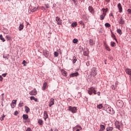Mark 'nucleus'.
<instances>
[{
    "label": "nucleus",
    "mask_w": 131,
    "mask_h": 131,
    "mask_svg": "<svg viewBox=\"0 0 131 131\" xmlns=\"http://www.w3.org/2000/svg\"><path fill=\"white\" fill-rule=\"evenodd\" d=\"M55 20L57 21L58 25H62V19L60 17L57 16L55 18Z\"/></svg>",
    "instance_id": "nucleus-5"
},
{
    "label": "nucleus",
    "mask_w": 131,
    "mask_h": 131,
    "mask_svg": "<svg viewBox=\"0 0 131 131\" xmlns=\"http://www.w3.org/2000/svg\"><path fill=\"white\" fill-rule=\"evenodd\" d=\"M0 39L1 40H2V41H3V42H4V41H6V39H5V38H3V35H0Z\"/></svg>",
    "instance_id": "nucleus-33"
},
{
    "label": "nucleus",
    "mask_w": 131,
    "mask_h": 131,
    "mask_svg": "<svg viewBox=\"0 0 131 131\" xmlns=\"http://www.w3.org/2000/svg\"><path fill=\"white\" fill-rule=\"evenodd\" d=\"M25 63H26V61L23 60L22 64H24V66H26V64H25Z\"/></svg>",
    "instance_id": "nucleus-48"
},
{
    "label": "nucleus",
    "mask_w": 131,
    "mask_h": 131,
    "mask_svg": "<svg viewBox=\"0 0 131 131\" xmlns=\"http://www.w3.org/2000/svg\"><path fill=\"white\" fill-rule=\"evenodd\" d=\"M117 32L119 33V34H120V35L122 34V32L121 31V30L120 29H118L117 30Z\"/></svg>",
    "instance_id": "nucleus-31"
},
{
    "label": "nucleus",
    "mask_w": 131,
    "mask_h": 131,
    "mask_svg": "<svg viewBox=\"0 0 131 131\" xmlns=\"http://www.w3.org/2000/svg\"><path fill=\"white\" fill-rule=\"evenodd\" d=\"M2 76H3V77H6V76H7V74H3Z\"/></svg>",
    "instance_id": "nucleus-53"
},
{
    "label": "nucleus",
    "mask_w": 131,
    "mask_h": 131,
    "mask_svg": "<svg viewBox=\"0 0 131 131\" xmlns=\"http://www.w3.org/2000/svg\"><path fill=\"white\" fill-rule=\"evenodd\" d=\"M79 23L81 26H83L82 28H84V23L82 20H80L79 21Z\"/></svg>",
    "instance_id": "nucleus-27"
},
{
    "label": "nucleus",
    "mask_w": 131,
    "mask_h": 131,
    "mask_svg": "<svg viewBox=\"0 0 131 131\" xmlns=\"http://www.w3.org/2000/svg\"><path fill=\"white\" fill-rule=\"evenodd\" d=\"M55 104V99L54 98H51L50 99V102H49V107L53 106Z\"/></svg>",
    "instance_id": "nucleus-11"
},
{
    "label": "nucleus",
    "mask_w": 131,
    "mask_h": 131,
    "mask_svg": "<svg viewBox=\"0 0 131 131\" xmlns=\"http://www.w3.org/2000/svg\"><path fill=\"white\" fill-rule=\"evenodd\" d=\"M127 12H128V14H129L130 15H131V9H128L127 10Z\"/></svg>",
    "instance_id": "nucleus-43"
},
{
    "label": "nucleus",
    "mask_w": 131,
    "mask_h": 131,
    "mask_svg": "<svg viewBox=\"0 0 131 131\" xmlns=\"http://www.w3.org/2000/svg\"><path fill=\"white\" fill-rule=\"evenodd\" d=\"M91 75L93 76V77H95L96 75H97V70L96 68H93L91 70Z\"/></svg>",
    "instance_id": "nucleus-3"
},
{
    "label": "nucleus",
    "mask_w": 131,
    "mask_h": 131,
    "mask_svg": "<svg viewBox=\"0 0 131 131\" xmlns=\"http://www.w3.org/2000/svg\"><path fill=\"white\" fill-rule=\"evenodd\" d=\"M124 23L125 22L124 20L123 19V17H121L119 21V24H121V25H123Z\"/></svg>",
    "instance_id": "nucleus-12"
},
{
    "label": "nucleus",
    "mask_w": 131,
    "mask_h": 131,
    "mask_svg": "<svg viewBox=\"0 0 131 131\" xmlns=\"http://www.w3.org/2000/svg\"><path fill=\"white\" fill-rule=\"evenodd\" d=\"M38 123H39L40 124V125H42V124L43 123V121H42V120H41V119H39L38 120Z\"/></svg>",
    "instance_id": "nucleus-30"
},
{
    "label": "nucleus",
    "mask_w": 131,
    "mask_h": 131,
    "mask_svg": "<svg viewBox=\"0 0 131 131\" xmlns=\"http://www.w3.org/2000/svg\"><path fill=\"white\" fill-rule=\"evenodd\" d=\"M5 95V94H4V93H3L2 94V96H3V98H4V95Z\"/></svg>",
    "instance_id": "nucleus-61"
},
{
    "label": "nucleus",
    "mask_w": 131,
    "mask_h": 131,
    "mask_svg": "<svg viewBox=\"0 0 131 131\" xmlns=\"http://www.w3.org/2000/svg\"><path fill=\"white\" fill-rule=\"evenodd\" d=\"M76 26H77V22L73 23L72 24V27H76Z\"/></svg>",
    "instance_id": "nucleus-35"
},
{
    "label": "nucleus",
    "mask_w": 131,
    "mask_h": 131,
    "mask_svg": "<svg viewBox=\"0 0 131 131\" xmlns=\"http://www.w3.org/2000/svg\"><path fill=\"white\" fill-rule=\"evenodd\" d=\"M37 10V8L35 7L33 9V12H35Z\"/></svg>",
    "instance_id": "nucleus-50"
},
{
    "label": "nucleus",
    "mask_w": 131,
    "mask_h": 131,
    "mask_svg": "<svg viewBox=\"0 0 131 131\" xmlns=\"http://www.w3.org/2000/svg\"><path fill=\"white\" fill-rule=\"evenodd\" d=\"M29 95L31 96H36L37 95V91L36 89H34L33 91H31L29 92Z\"/></svg>",
    "instance_id": "nucleus-4"
},
{
    "label": "nucleus",
    "mask_w": 131,
    "mask_h": 131,
    "mask_svg": "<svg viewBox=\"0 0 131 131\" xmlns=\"http://www.w3.org/2000/svg\"><path fill=\"white\" fill-rule=\"evenodd\" d=\"M79 96H80L79 98H80V97H81V94H79Z\"/></svg>",
    "instance_id": "nucleus-63"
},
{
    "label": "nucleus",
    "mask_w": 131,
    "mask_h": 131,
    "mask_svg": "<svg viewBox=\"0 0 131 131\" xmlns=\"http://www.w3.org/2000/svg\"><path fill=\"white\" fill-rule=\"evenodd\" d=\"M112 37H113L114 39H115L116 41H117V39H116V37L115 36V35L114 34H112Z\"/></svg>",
    "instance_id": "nucleus-40"
},
{
    "label": "nucleus",
    "mask_w": 131,
    "mask_h": 131,
    "mask_svg": "<svg viewBox=\"0 0 131 131\" xmlns=\"http://www.w3.org/2000/svg\"><path fill=\"white\" fill-rule=\"evenodd\" d=\"M105 2H106V3H110V0H105Z\"/></svg>",
    "instance_id": "nucleus-57"
},
{
    "label": "nucleus",
    "mask_w": 131,
    "mask_h": 131,
    "mask_svg": "<svg viewBox=\"0 0 131 131\" xmlns=\"http://www.w3.org/2000/svg\"><path fill=\"white\" fill-rule=\"evenodd\" d=\"M97 109H99V110L102 109V108H103V104H100L97 105Z\"/></svg>",
    "instance_id": "nucleus-23"
},
{
    "label": "nucleus",
    "mask_w": 131,
    "mask_h": 131,
    "mask_svg": "<svg viewBox=\"0 0 131 131\" xmlns=\"http://www.w3.org/2000/svg\"><path fill=\"white\" fill-rule=\"evenodd\" d=\"M6 38H7V40H10L11 39V37L9 36H6Z\"/></svg>",
    "instance_id": "nucleus-44"
},
{
    "label": "nucleus",
    "mask_w": 131,
    "mask_h": 131,
    "mask_svg": "<svg viewBox=\"0 0 131 131\" xmlns=\"http://www.w3.org/2000/svg\"><path fill=\"white\" fill-rule=\"evenodd\" d=\"M79 75V74H78V72L73 73L70 75V77H74V76H78Z\"/></svg>",
    "instance_id": "nucleus-19"
},
{
    "label": "nucleus",
    "mask_w": 131,
    "mask_h": 131,
    "mask_svg": "<svg viewBox=\"0 0 131 131\" xmlns=\"http://www.w3.org/2000/svg\"><path fill=\"white\" fill-rule=\"evenodd\" d=\"M105 27H111V25H110V24L106 23L105 24Z\"/></svg>",
    "instance_id": "nucleus-39"
},
{
    "label": "nucleus",
    "mask_w": 131,
    "mask_h": 131,
    "mask_svg": "<svg viewBox=\"0 0 131 131\" xmlns=\"http://www.w3.org/2000/svg\"><path fill=\"white\" fill-rule=\"evenodd\" d=\"M110 16H112V17H113V13H111L110 14Z\"/></svg>",
    "instance_id": "nucleus-58"
},
{
    "label": "nucleus",
    "mask_w": 131,
    "mask_h": 131,
    "mask_svg": "<svg viewBox=\"0 0 131 131\" xmlns=\"http://www.w3.org/2000/svg\"><path fill=\"white\" fill-rule=\"evenodd\" d=\"M46 89H48V83L47 82H45L42 86V91H45Z\"/></svg>",
    "instance_id": "nucleus-10"
},
{
    "label": "nucleus",
    "mask_w": 131,
    "mask_h": 131,
    "mask_svg": "<svg viewBox=\"0 0 131 131\" xmlns=\"http://www.w3.org/2000/svg\"><path fill=\"white\" fill-rule=\"evenodd\" d=\"M43 54L46 58H48V57H49V55L50 53L49 52V51H48V50H45L43 51Z\"/></svg>",
    "instance_id": "nucleus-9"
},
{
    "label": "nucleus",
    "mask_w": 131,
    "mask_h": 131,
    "mask_svg": "<svg viewBox=\"0 0 131 131\" xmlns=\"http://www.w3.org/2000/svg\"><path fill=\"white\" fill-rule=\"evenodd\" d=\"M30 98L31 101H32V100H34L35 102H37V98H36L34 96H31Z\"/></svg>",
    "instance_id": "nucleus-22"
},
{
    "label": "nucleus",
    "mask_w": 131,
    "mask_h": 131,
    "mask_svg": "<svg viewBox=\"0 0 131 131\" xmlns=\"http://www.w3.org/2000/svg\"><path fill=\"white\" fill-rule=\"evenodd\" d=\"M76 61H77V59H76V57L74 56L73 57V64H75V63H76Z\"/></svg>",
    "instance_id": "nucleus-28"
},
{
    "label": "nucleus",
    "mask_w": 131,
    "mask_h": 131,
    "mask_svg": "<svg viewBox=\"0 0 131 131\" xmlns=\"http://www.w3.org/2000/svg\"><path fill=\"white\" fill-rule=\"evenodd\" d=\"M88 10L91 14H95V10L94 9V8H93V7L89 6L88 8Z\"/></svg>",
    "instance_id": "nucleus-7"
},
{
    "label": "nucleus",
    "mask_w": 131,
    "mask_h": 131,
    "mask_svg": "<svg viewBox=\"0 0 131 131\" xmlns=\"http://www.w3.org/2000/svg\"><path fill=\"white\" fill-rule=\"evenodd\" d=\"M88 93L90 96L94 94V95H97V91H96V89L94 88L93 87H91L89 89L88 91Z\"/></svg>",
    "instance_id": "nucleus-1"
},
{
    "label": "nucleus",
    "mask_w": 131,
    "mask_h": 131,
    "mask_svg": "<svg viewBox=\"0 0 131 131\" xmlns=\"http://www.w3.org/2000/svg\"><path fill=\"white\" fill-rule=\"evenodd\" d=\"M61 73L63 76H67V72L64 70H61Z\"/></svg>",
    "instance_id": "nucleus-15"
},
{
    "label": "nucleus",
    "mask_w": 131,
    "mask_h": 131,
    "mask_svg": "<svg viewBox=\"0 0 131 131\" xmlns=\"http://www.w3.org/2000/svg\"><path fill=\"white\" fill-rule=\"evenodd\" d=\"M23 102H21V103H20L19 104H18V106L19 107H23Z\"/></svg>",
    "instance_id": "nucleus-46"
},
{
    "label": "nucleus",
    "mask_w": 131,
    "mask_h": 131,
    "mask_svg": "<svg viewBox=\"0 0 131 131\" xmlns=\"http://www.w3.org/2000/svg\"><path fill=\"white\" fill-rule=\"evenodd\" d=\"M72 1H73V3H74V4H75V3H76L75 0H72Z\"/></svg>",
    "instance_id": "nucleus-60"
},
{
    "label": "nucleus",
    "mask_w": 131,
    "mask_h": 131,
    "mask_svg": "<svg viewBox=\"0 0 131 131\" xmlns=\"http://www.w3.org/2000/svg\"><path fill=\"white\" fill-rule=\"evenodd\" d=\"M89 43L91 46H93V45H94V40L90 39V41H89Z\"/></svg>",
    "instance_id": "nucleus-34"
},
{
    "label": "nucleus",
    "mask_w": 131,
    "mask_h": 131,
    "mask_svg": "<svg viewBox=\"0 0 131 131\" xmlns=\"http://www.w3.org/2000/svg\"><path fill=\"white\" fill-rule=\"evenodd\" d=\"M117 105L119 108H122L123 107V102L122 101H118L117 102Z\"/></svg>",
    "instance_id": "nucleus-6"
},
{
    "label": "nucleus",
    "mask_w": 131,
    "mask_h": 131,
    "mask_svg": "<svg viewBox=\"0 0 131 131\" xmlns=\"http://www.w3.org/2000/svg\"><path fill=\"white\" fill-rule=\"evenodd\" d=\"M115 125L116 127V128H118V129H119V128H120V123H119V121H116L115 123Z\"/></svg>",
    "instance_id": "nucleus-13"
},
{
    "label": "nucleus",
    "mask_w": 131,
    "mask_h": 131,
    "mask_svg": "<svg viewBox=\"0 0 131 131\" xmlns=\"http://www.w3.org/2000/svg\"><path fill=\"white\" fill-rule=\"evenodd\" d=\"M104 107H108V109H106V111L108 113H111V110L110 109V108H109V106L108 105H105Z\"/></svg>",
    "instance_id": "nucleus-32"
},
{
    "label": "nucleus",
    "mask_w": 131,
    "mask_h": 131,
    "mask_svg": "<svg viewBox=\"0 0 131 131\" xmlns=\"http://www.w3.org/2000/svg\"><path fill=\"white\" fill-rule=\"evenodd\" d=\"M0 81H3V77L0 75Z\"/></svg>",
    "instance_id": "nucleus-51"
},
{
    "label": "nucleus",
    "mask_w": 131,
    "mask_h": 131,
    "mask_svg": "<svg viewBox=\"0 0 131 131\" xmlns=\"http://www.w3.org/2000/svg\"><path fill=\"white\" fill-rule=\"evenodd\" d=\"M26 131H31V128H28L27 129H26Z\"/></svg>",
    "instance_id": "nucleus-55"
},
{
    "label": "nucleus",
    "mask_w": 131,
    "mask_h": 131,
    "mask_svg": "<svg viewBox=\"0 0 131 131\" xmlns=\"http://www.w3.org/2000/svg\"><path fill=\"white\" fill-rule=\"evenodd\" d=\"M45 6L47 9H49L50 5H49V4H45Z\"/></svg>",
    "instance_id": "nucleus-49"
},
{
    "label": "nucleus",
    "mask_w": 131,
    "mask_h": 131,
    "mask_svg": "<svg viewBox=\"0 0 131 131\" xmlns=\"http://www.w3.org/2000/svg\"><path fill=\"white\" fill-rule=\"evenodd\" d=\"M83 55L84 56H88L89 55V52L86 51H84Z\"/></svg>",
    "instance_id": "nucleus-41"
},
{
    "label": "nucleus",
    "mask_w": 131,
    "mask_h": 131,
    "mask_svg": "<svg viewBox=\"0 0 131 131\" xmlns=\"http://www.w3.org/2000/svg\"><path fill=\"white\" fill-rule=\"evenodd\" d=\"M104 47L105 49L107 50V51H108V52H110L111 51V49H110V48H109V46H108L107 44H105Z\"/></svg>",
    "instance_id": "nucleus-26"
},
{
    "label": "nucleus",
    "mask_w": 131,
    "mask_h": 131,
    "mask_svg": "<svg viewBox=\"0 0 131 131\" xmlns=\"http://www.w3.org/2000/svg\"><path fill=\"white\" fill-rule=\"evenodd\" d=\"M23 119H25L26 120V119H28V115L24 114L23 115Z\"/></svg>",
    "instance_id": "nucleus-29"
},
{
    "label": "nucleus",
    "mask_w": 131,
    "mask_h": 131,
    "mask_svg": "<svg viewBox=\"0 0 131 131\" xmlns=\"http://www.w3.org/2000/svg\"><path fill=\"white\" fill-rule=\"evenodd\" d=\"M59 56V53L57 52H54V56L55 57H58Z\"/></svg>",
    "instance_id": "nucleus-42"
},
{
    "label": "nucleus",
    "mask_w": 131,
    "mask_h": 131,
    "mask_svg": "<svg viewBox=\"0 0 131 131\" xmlns=\"http://www.w3.org/2000/svg\"><path fill=\"white\" fill-rule=\"evenodd\" d=\"M6 116L3 115V117L2 118H1V120H4V118H5Z\"/></svg>",
    "instance_id": "nucleus-54"
},
{
    "label": "nucleus",
    "mask_w": 131,
    "mask_h": 131,
    "mask_svg": "<svg viewBox=\"0 0 131 131\" xmlns=\"http://www.w3.org/2000/svg\"><path fill=\"white\" fill-rule=\"evenodd\" d=\"M49 131H54V130H53V128H51V129Z\"/></svg>",
    "instance_id": "nucleus-62"
},
{
    "label": "nucleus",
    "mask_w": 131,
    "mask_h": 131,
    "mask_svg": "<svg viewBox=\"0 0 131 131\" xmlns=\"http://www.w3.org/2000/svg\"><path fill=\"white\" fill-rule=\"evenodd\" d=\"M113 129H114V128H113V127H111V126H108L106 128V131H112V130H113Z\"/></svg>",
    "instance_id": "nucleus-20"
},
{
    "label": "nucleus",
    "mask_w": 131,
    "mask_h": 131,
    "mask_svg": "<svg viewBox=\"0 0 131 131\" xmlns=\"http://www.w3.org/2000/svg\"><path fill=\"white\" fill-rule=\"evenodd\" d=\"M73 42L74 43H77V42H78V40L76 38H75L73 40Z\"/></svg>",
    "instance_id": "nucleus-37"
},
{
    "label": "nucleus",
    "mask_w": 131,
    "mask_h": 131,
    "mask_svg": "<svg viewBox=\"0 0 131 131\" xmlns=\"http://www.w3.org/2000/svg\"><path fill=\"white\" fill-rule=\"evenodd\" d=\"M55 131H58V129H56Z\"/></svg>",
    "instance_id": "nucleus-64"
},
{
    "label": "nucleus",
    "mask_w": 131,
    "mask_h": 131,
    "mask_svg": "<svg viewBox=\"0 0 131 131\" xmlns=\"http://www.w3.org/2000/svg\"><path fill=\"white\" fill-rule=\"evenodd\" d=\"M40 9L42 10V11H46V8H45L43 6L41 7Z\"/></svg>",
    "instance_id": "nucleus-47"
},
{
    "label": "nucleus",
    "mask_w": 131,
    "mask_h": 131,
    "mask_svg": "<svg viewBox=\"0 0 131 131\" xmlns=\"http://www.w3.org/2000/svg\"><path fill=\"white\" fill-rule=\"evenodd\" d=\"M105 129V126H104V125H100V129L99 130V131H104V130Z\"/></svg>",
    "instance_id": "nucleus-25"
},
{
    "label": "nucleus",
    "mask_w": 131,
    "mask_h": 131,
    "mask_svg": "<svg viewBox=\"0 0 131 131\" xmlns=\"http://www.w3.org/2000/svg\"><path fill=\"white\" fill-rule=\"evenodd\" d=\"M69 23L71 24V19H69Z\"/></svg>",
    "instance_id": "nucleus-59"
},
{
    "label": "nucleus",
    "mask_w": 131,
    "mask_h": 131,
    "mask_svg": "<svg viewBox=\"0 0 131 131\" xmlns=\"http://www.w3.org/2000/svg\"><path fill=\"white\" fill-rule=\"evenodd\" d=\"M111 47H115L116 46V43H115V42L112 41L111 43Z\"/></svg>",
    "instance_id": "nucleus-36"
},
{
    "label": "nucleus",
    "mask_w": 131,
    "mask_h": 131,
    "mask_svg": "<svg viewBox=\"0 0 131 131\" xmlns=\"http://www.w3.org/2000/svg\"><path fill=\"white\" fill-rule=\"evenodd\" d=\"M49 118V115H48V113L46 111L44 112L43 113V119H45V121L47 120V119Z\"/></svg>",
    "instance_id": "nucleus-14"
},
{
    "label": "nucleus",
    "mask_w": 131,
    "mask_h": 131,
    "mask_svg": "<svg viewBox=\"0 0 131 131\" xmlns=\"http://www.w3.org/2000/svg\"><path fill=\"white\" fill-rule=\"evenodd\" d=\"M101 11H102L103 12V13L102 14H104L105 15H107V12H108V8H102L101 9Z\"/></svg>",
    "instance_id": "nucleus-16"
},
{
    "label": "nucleus",
    "mask_w": 131,
    "mask_h": 131,
    "mask_svg": "<svg viewBox=\"0 0 131 131\" xmlns=\"http://www.w3.org/2000/svg\"><path fill=\"white\" fill-rule=\"evenodd\" d=\"M24 28V25L23 24H20L18 27V30L21 31Z\"/></svg>",
    "instance_id": "nucleus-18"
},
{
    "label": "nucleus",
    "mask_w": 131,
    "mask_h": 131,
    "mask_svg": "<svg viewBox=\"0 0 131 131\" xmlns=\"http://www.w3.org/2000/svg\"><path fill=\"white\" fill-rule=\"evenodd\" d=\"M76 128H77V129L76 131H80L81 130V129H82V127H81V126L79 125L76 126Z\"/></svg>",
    "instance_id": "nucleus-24"
},
{
    "label": "nucleus",
    "mask_w": 131,
    "mask_h": 131,
    "mask_svg": "<svg viewBox=\"0 0 131 131\" xmlns=\"http://www.w3.org/2000/svg\"><path fill=\"white\" fill-rule=\"evenodd\" d=\"M25 109L26 113H28V112H30V108H29V107L27 106H25Z\"/></svg>",
    "instance_id": "nucleus-21"
},
{
    "label": "nucleus",
    "mask_w": 131,
    "mask_h": 131,
    "mask_svg": "<svg viewBox=\"0 0 131 131\" xmlns=\"http://www.w3.org/2000/svg\"><path fill=\"white\" fill-rule=\"evenodd\" d=\"M117 7H118V9L119 10V13H122V6H121V4L119 3L117 5Z\"/></svg>",
    "instance_id": "nucleus-8"
},
{
    "label": "nucleus",
    "mask_w": 131,
    "mask_h": 131,
    "mask_svg": "<svg viewBox=\"0 0 131 131\" xmlns=\"http://www.w3.org/2000/svg\"><path fill=\"white\" fill-rule=\"evenodd\" d=\"M97 95L98 96H100V95H101V92H97Z\"/></svg>",
    "instance_id": "nucleus-56"
},
{
    "label": "nucleus",
    "mask_w": 131,
    "mask_h": 131,
    "mask_svg": "<svg viewBox=\"0 0 131 131\" xmlns=\"http://www.w3.org/2000/svg\"><path fill=\"white\" fill-rule=\"evenodd\" d=\"M16 104L14 102H12V103L11 104V106L12 108H15V107L16 106Z\"/></svg>",
    "instance_id": "nucleus-38"
},
{
    "label": "nucleus",
    "mask_w": 131,
    "mask_h": 131,
    "mask_svg": "<svg viewBox=\"0 0 131 131\" xmlns=\"http://www.w3.org/2000/svg\"><path fill=\"white\" fill-rule=\"evenodd\" d=\"M14 103L15 104H17V100H13L11 103Z\"/></svg>",
    "instance_id": "nucleus-45"
},
{
    "label": "nucleus",
    "mask_w": 131,
    "mask_h": 131,
    "mask_svg": "<svg viewBox=\"0 0 131 131\" xmlns=\"http://www.w3.org/2000/svg\"><path fill=\"white\" fill-rule=\"evenodd\" d=\"M106 14L102 13L101 15H100V19L104 20V19H105V17H106Z\"/></svg>",
    "instance_id": "nucleus-17"
},
{
    "label": "nucleus",
    "mask_w": 131,
    "mask_h": 131,
    "mask_svg": "<svg viewBox=\"0 0 131 131\" xmlns=\"http://www.w3.org/2000/svg\"><path fill=\"white\" fill-rule=\"evenodd\" d=\"M68 110L70 111V112H72V113H76V112H77V108L75 106L73 107L69 106L68 107Z\"/></svg>",
    "instance_id": "nucleus-2"
},
{
    "label": "nucleus",
    "mask_w": 131,
    "mask_h": 131,
    "mask_svg": "<svg viewBox=\"0 0 131 131\" xmlns=\"http://www.w3.org/2000/svg\"><path fill=\"white\" fill-rule=\"evenodd\" d=\"M14 115H18V112L17 111H16L15 112H14Z\"/></svg>",
    "instance_id": "nucleus-52"
}]
</instances>
